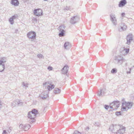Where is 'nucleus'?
<instances>
[{
  "label": "nucleus",
  "instance_id": "nucleus-1",
  "mask_svg": "<svg viewBox=\"0 0 134 134\" xmlns=\"http://www.w3.org/2000/svg\"><path fill=\"white\" fill-rule=\"evenodd\" d=\"M133 104V103L131 102H125L122 103L121 109L122 111H127L128 109H131Z\"/></svg>",
  "mask_w": 134,
  "mask_h": 134
},
{
  "label": "nucleus",
  "instance_id": "nucleus-2",
  "mask_svg": "<svg viewBox=\"0 0 134 134\" xmlns=\"http://www.w3.org/2000/svg\"><path fill=\"white\" fill-rule=\"evenodd\" d=\"M114 59L115 63L119 65H121L123 62L126 61V60L123 57L119 55L116 56Z\"/></svg>",
  "mask_w": 134,
  "mask_h": 134
},
{
  "label": "nucleus",
  "instance_id": "nucleus-3",
  "mask_svg": "<svg viewBox=\"0 0 134 134\" xmlns=\"http://www.w3.org/2000/svg\"><path fill=\"white\" fill-rule=\"evenodd\" d=\"M65 26L64 25H60L58 28L59 30L58 35L59 37H62L65 35V31L64 30Z\"/></svg>",
  "mask_w": 134,
  "mask_h": 134
},
{
  "label": "nucleus",
  "instance_id": "nucleus-4",
  "mask_svg": "<svg viewBox=\"0 0 134 134\" xmlns=\"http://www.w3.org/2000/svg\"><path fill=\"white\" fill-rule=\"evenodd\" d=\"M120 128V126L118 125H112L110 126L109 128V130L113 132L116 133L117 134L118 131Z\"/></svg>",
  "mask_w": 134,
  "mask_h": 134
},
{
  "label": "nucleus",
  "instance_id": "nucleus-5",
  "mask_svg": "<svg viewBox=\"0 0 134 134\" xmlns=\"http://www.w3.org/2000/svg\"><path fill=\"white\" fill-rule=\"evenodd\" d=\"M27 36L29 40L32 41H34L36 39V33L33 31L29 32L27 34Z\"/></svg>",
  "mask_w": 134,
  "mask_h": 134
},
{
  "label": "nucleus",
  "instance_id": "nucleus-6",
  "mask_svg": "<svg viewBox=\"0 0 134 134\" xmlns=\"http://www.w3.org/2000/svg\"><path fill=\"white\" fill-rule=\"evenodd\" d=\"M120 102L118 101H115L110 103L109 106L111 109H113V110L114 109H116L117 108L119 107Z\"/></svg>",
  "mask_w": 134,
  "mask_h": 134
},
{
  "label": "nucleus",
  "instance_id": "nucleus-7",
  "mask_svg": "<svg viewBox=\"0 0 134 134\" xmlns=\"http://www.w3.org/2000/svg\"><path fill=\"white\" fill-rule=\"evenodd\" d=\"M44 87H47L48 91H50L53 89L55 86L54 85H52L51 83H50L49 81L45 82L43 83Z\"/></svg>",
  "mask_w": 134,
  "mask_h": 134
},
{
  "label": "nucleus",
  "instance_id": "nucleus-8",
  "mask_svg": "<svg viewBox=\"0 0 134 134\" xmlns=\"http://www.w3.org/2000/svg\"><path fill=\"white\" fill-rule=\"evenodd\" d=\"M80 19V17L77 16H75L72 17L70 19V23L72 24H74L77 23Z\"/></svg>",
  "mask_w": 134,
  "mask_h": 134
},
{
  "label": "nucleus",
  "instance_id": "nucleus-9",
  "mask_svg": "<svg viewBox=\"0 0 134 134\" xmlns=\"http://www.w3.org/2000/svg\"><path fill=\"white\" fill-rule=\"evenodd\" d=\"M23 105V102L21 100L18 99H16L12 103V106L13 107H15L17 105L21 106Z\"/></svg>",
  "mask_w": 134,
  "mask_h": 134
},
{
  "label": "nucleus",
  "instance_id": "nucleus-10",
  "mask_svg": "<svg viewBox=\"0 0 134 134\" xmlns=\"http://www.w3.org/2000/svg\"><path fill=\"white\" fill-rule=\"evenodd\" d=\"M110 20L114 25L115 26L117 25V20L114 14L112 13L110 14Z\"/></svg>",
  "mask_w": 134,
  "mask_h": 134
},
{
  "label": "nucleus",
  "instance_id": "nucleus-11",
  "mask_svg": "<svg viewBox=\"0 0 134 134\" xmlns=\"http://www.w3.org/2000/svg\"><path fill=\"white\" fill-rule=\"evenodd\" d=\"M42 11L40 9L38 8L35 9L34 10V13L35 15L37 16H40L42 15Z\"/></svg>",
  "mask_w": 134,
  "mask_h": 134
},
{
  "label": "nucleus",
  "instance_id": "nucleus-12",
  "mask_svg": "<svg viewBox=\"0 0 134 134\" xmlns=\"http://www.w3.org/2000/svg\"><path fill=\"white\" fill-rule=\"evenodd\" d=\"M133 36L131 34H130L128 35L126 38L127 40L126 43L128 45H130V44L131 42L133 40Z\"/></svg>",
  "mask_w": 134,
  "mask_h": 134
},
{
  "label": "nucleus",
  "instance_id": "nucleus-13",
  "mask_svg": "<svg viewBox=\"0 0 134 134\" xmlns=\"http://www.w3.org/2000/svg\"><path fill=\"white\" fill-rule=\"evenodd\" d=\"M127 26L125 24L122 23L120 26L118 27L119 30L120 31H122L125 30L126 29Z\"/></svg>",
  "mask_w": 134,
  "mask_h": 134
},
{
  "label": "nucleus",
  "instance_id": "nucleus-14",
  "mask_svg": "<svg viewBox=\"0 0 134 134\" xmlns=\"http://www.w3.org/2000/svg\"><path fill=\"white\" fill-rule=\"evenodd\" d=\"M107 91L105 88H103L102 89H100L98 92L97 95L99 96H102Z\"/></svg>",
  "mask_w": 134,
  "mask_h": 134
},
{
  "label": "nucleus",
  "instance_id": "nucleus-15",
  "mask_svg": "<svg viewBox=\"0 0 134 134\" xmlns=\"http://www.w3.org/2000/svg\"><path fill=\"white\" fill-rule=\"evenodd\" d=\"M125 127L122 126H120V128L118 131L117 134H123L125 131Z\"/></svg>",
  "mask_w": 134,
  "mask_h": 134
},
{
  "label": "nucleus",
  "instance_id": "nucleus-16",
  "mask_svg": "<svg viewBox=\"0 0 134 134\" xmlns=\"http://www.w3.org/2000/svg\"><path fill=\"white\" fill-rule=\"evenodd\" d=\"M36 116L35 115V114L32 112L29 111L28 114V118L30 119H32L35 118Z\"/></svg>",
  "mask_w": 134,
  "mask_h": 134
},
{
  "label": "nucleus",
  "instance_id": "nucleus-17",
  "mask_svg": "<svg viewBox=\"0 0 134 134\" xmlns=\"http://www.w3.org/2000/svg\"><path fill=\"white\" fill-rule=\"evenodd\" d=\"M69 69V67L67 65L65 66L62 70L63 74H66L68 72Z\"/></svg>",
  "mask_w": 134,
  "mask_h": 134
},
{
  "label": "nucleus",
  "instance_id": "nucleus-18",
  "mask_svg": "<svg viewBox=\"0 0 134 134\" xmlns=\"http://www.w3.org/2000/svg\"><path fill=\"white\" fill-rule=\"evenodd\" d=\"M127 3L126 0H121L119 2V7H123Z\"/></svg>",
  "mask_w": 134,
  "mask_h": 134
},
{
  "label": "nucleus",
  "instance_id": "nucleus-19",
  "mask_svg": "<svg viewBox=\"0 0 134 134\" xmlns=\"http://www.w3.org/2000/svg\"><path fill=\"white\" fill-rule=\"evenodd\" d=\"M11 3L14 6H18L19 4L18 0H11Z\"/></svg>",
  "mask_w": 134,
  "mask_h": 134
},
{
  "label": "nucleus",
  "instance_id": "nucleus-20",
  "mask_svg": "<svg viewBox=\"0 0 134 134\" xmlns=\"http://www.w3.org/2000/svg\"><path fill=\"white\" fill-rule=\"evenodd\" d=\"M70 43L68 42H66L64 45V47L66 49H69L71 47Z\"/></svg>",
  "mask_w": 134,
  "mask_h": 134
},
{
  "label": "nucleus",
  "instance_id": "nucleus-21",
  "mask_svg": "<svg viewBox=\"0 0 134 134\" xmlns=\"http://www.w3.org/2000/svg\"><path fill=\"white\" fill-rule=\"evenodd\" d=\"M129 46H127V48H125V47H124L123 48L124 51L125 52V53L124 54V55H125L129 53Z\"/></svg>",
  "mask_w": 134,
  "mask_h": 134
},
{
  "label": "nucleus",
  "instance_id": "nucleus-22",
  "mask_svg": "<svg viewBox=\"0 0 134 134\" xmlns=\"http://www.w3.org/2000/svg\"><path fill=\"white\" fill-rule=\"evenodd\" d=\"M24 130L27 131L28 130L30 127L31 126L29 124H25L24 125Z\"/></svg>",
  "mask_w": 134,
  "mask_h": 134
},
{
  "label": "nucleus",
  "instance_id": "nucleus-23",
  "mask_svg": "<svg viewBox=\"0 0 134 134\" xmlns=\"http://www.w3.org/2000/svg\"><path fill=\"white\" fill-rule=\"evenodd\" d=\"M60 92V90L58 88H55L54 90V93L55 94L59 93Z\"/></svg>",
  "mask_w": 134,
  "mask_h": 134
},
{
  "label": "nucleus",
  "instance_id": "nucleus-24",
  "mask_svg": "<svg viewBox=\"0 0 134 134\" xmlns=\"http://www.w3.org/2000/svg\"><path fill=\"white\" fill-rule=\"evenodd\" d=\"M4 65H0V72H2L4 70Z\"/></svg>",
  "mask_w": 134,
  "mask_h": 134
},
{
  "label": "nucleus",
  "instance_id": "nucleus-25",
  "mask_svg": "<svg viewBox=\"0 0 134 134\" xmlns=\"http://www.w3.org/2000/svg\"><path fill=\"white\" fill-rule=\"evenodd\" d=\"M31 112H32V113L35 114V115L36 116V114L38 113V111L36 109H34L32 110Z\"/></svg>",
  "mask_w": 134,
  "mask_h": 134
},
{
  "label": "nucleus",
  "instance_id": "nucleus-26",
  "mask_svg": "<svg viewBox=\"0 0 134 134\" xmlns=\"http://www.w3.org/2000/svg\"><path fill=\"white\" fill-rule=\"evenodd\" d=\"M43 96L41 97V98L43 99H45L47 98L48 96V94L47 93L46 95L43 94Z\"/></svg>",
  "mask_w": 134,
  "mask_h": 134
},
{
  "label": "nucleus",
  "instance_id": "nucleus-27",
  "mask_svg": "<svg viewBox=\"0 0 134 134\" xmlns=\"http://www.w3.org/2000/svg\"><path fill=\"white\" fill-rule=\"evenodd\" d=\"M9 21L11 24L13 25L14 23V19L12 17H11L9 20Z\"/></svg>",
  "mask_w": 134,
  "mask_h": 134
},
{
  "label": "nucleus",
  "instance_id": "nucleus-28",
  "mask_svg": "<svg viewBox=\"0 0 134 134\" xmlns=\"http://www.w3.org/2000/svg\"><path fill=\"white\" fill-rule=\"evenodd\" d=\"M117 72V70L115 68H113L111 71V72L112 74L115 73Z\"/></svg>",
  "mask_w": 134,
  "mask_h": 134
},
{
  "label": "nucleus",
  "instance_id": "nucleus-29",
  "mask_svg": "<svg viewBox=\"0 0 134 134\" xmlns=\"http://www.w3.org/2000/svg\"><path fill=\"white\" fill-rule=\"evenodd\" d=\"M22 85L23 87H25L26 89V88L28 87V84L27 83H25L24 82H23L22 83Z\"/></svg>",
  "mask_w": 134,
  "mask_h": 134
},
{
  "label": "nucleus",
  "instance_id": "nucleus-30",
  "mask_svg": "<svg viewBox=\"0 0 134 134\" xmlns=\"http://www.w3.org/2000/svg\"><path fill=\"white\" fill-rule=\"evenodd\" d=\"M12 131V128L10 127L9 128H8V129L7 130V134H9L10 132Z\"/></svg>",
  "mask_w": 134,
  "mask_h": 134
},
{
  "label": "nucleus",
  "instance_id": "nucleus-31",
  "mask_svg": "<svg viewBox=\"0 0 134 134\" xmlns=\"http://www.w3.org/2000/svg\"><path fill=\"white\" fill-rule=\"evenodd\" d=\"M35 121L36 120L35 119V118H33L32 119H30L29 120V121L30 123L31 124L33 122H35Z\"/></svg>",
  "mask_w": 134,
  "mask_h": 134
},
{
  "label": "nucleus",
  "instance_id": "nucleus-32",
  "mask_svg": "<svg viewBox=\"0 0 134 134\" xmlns=\"http://www.w3.org/2000/svg\"><path fill=\"white\" fill-rule=\"evenodd\" d=\"M24 125H23V124H21L19 125V128L21 129H22L24 130Z\"/></svg>",
  "mask_w": 134,
  "mask_h": 134
},
{
  "label": "nucleus",
  "instance_id": "nucleus-33",
  "mask_svg": "<svg viewBox=\"0 0 134 134\" xmlns=\"http://www.w3.org/2000/svg\"><path fill=\"white\" fill-rule=\"evenodd\" d=\"M115 114L116 115H117V116L121 115V112L120 111H116L115 113Z\"/></svg>",
  "mask_w": 134,
  "mask_h": 134
},
{
  "label": "nucleus",
  "instance_id": "nucleus-34",
  "mask_svg": "<svg viewBox=\"0 0 134 134\" xmlns=\"http://www.w3.org/2000/svg\"><path fill=\"white\" fill-rule=\"evenodd\" d=\"M37 56L38 58H42L43 57V56L41 54H38Z\"/></svg>",
  "mask_w": 134,
  "mask_h": 134
},
{
  "label": "nucleus",
  "instance_id": "nucleus-35",
  "mask_svg": "<svg viewBox=\"0 0 134 134\" xmlns=\"http://www.w3.org/2000/svg\"><path fill=\"white\" fill-rule=\"evenodd\" d=\"M74 134H81V133L77 131H75Z\"/></svg>",
  "mask_w": 134,
  "mask_h": 134
},
{
  "label": "nucleus",
  "instance_id": "nucleus-36",
  "mask_svg": "<svg viewBox=\"0 0 134 134\" xmlns=\"http://www.w3.org/2000/svg\"><path fill=\"white\" fill-rule=\"evenodd\" d=\"M104 107L107 110L109 108V106L107 105H105L104 106Z\"/></svg>",
  "mask_w": 134,
  "mask_h": 134
},
{
  "label": "nucleus",
  "instance_id": "nucleus-37",
  "mask_svg": "<svg viewBox=\"0 0 134 134\" xmlns=\"http://www.w3.org/2000/svg\"><path fill=\"white\" fill-rule=\"evenodd\" d=\"M1 60L3 61V62L4 63H5L6 62V60H5V58L4 57H3L1 58Z\"/></svg>",
  "mask_w": 134,
  "mask_h": 134
},
{
  "label": "nucleus",
  "instance_id": "nucleus-38",
  "mask_svg": "<svg viewBox=\"0 0 134 134\" xmlns=\"http://www.w3.org/2000/svg\"><path fill=\"white\" fill-rule=\"evenodd\" d=\"M53 68L51 66H48V67L47 69L48 70H51Z\"/></svg>",
  "mask_w": 134,
  "mask_h": 134
},
{
  "label": "nucleus",
  "instance_id": "nucleus-39",
  "mask_svg": "<svg viewBox=\"0 0 134 134\" xmlns=\"http://www.w3.org/2000/svg\"><path fill=\"white\" fill-rule=\"evenodd\" d=\"M17 17V15H14L11 17L14 20L15 19H16Z\"/></svg>",
  "mask_w": 134,
  "mask_h": 134
},
{
  "label": "nucleus",
  "instance_id": "nucleus-40",
  "mask_svg": "<svg viewBox=\"0 0 134 134\" xmlns=\"http://www.w3.org/2000/svg\"><path fill=\"white\" fill-rule=\"evenodd\" d=\"M94 125L98 127H99L100 126L99 124L98 123H95Z\"/></svg>",
  "mask_w": 134,
  "mask_h": 134
},
{
  "label": "nucleus",
  "instance_id": "nucleus-41",
  "mask_svg": "<svg viewBox=\"0 0 134 134\" xmlns=\"http://www.w3.org/2000/svg\"><path fill=\"white\" fill-rule=\"evenodd\" d=\"M4 63L3 62V61L0 60V65H4Z\"/></svg>",
  "mask_w": 134,
  "mask_h": 134
},
{
  "label": "nucleus",
  "instance_id": "nucleus-42",
  "mask_svg": "<svg viewBox=\"0 0 134 134\" xmlns=\"http://www.w3.org/2000/svg\"><path fill=\"white\" fill-rule=\"evenodd\" d=\"M7 134V131L6 130H3V132L2 133V134Z\"/></svg>",
  "mask_w": 134,
  "mask_h": 134
},
{
  "label": "nucleus",
  "instance_id": "nucleus-43",
  "mask_svg": "<svg viewBox=\"0 0 134 134\" xmlns=\"http://www.w3.org/2000/svg\"><path fill=\"white\" fill-rule=\"evenodd\" d=\"M129 71H127V74H130L131 73V68H129Z\"/></svg>",
  "mask_w": 134,
  "mask_h": 134
},
{
  "label": "nucleus",
  "instance_id": "nucleus-44",
  "mask_svg": "<svg viewBox=\"0 0 134 134\" xmlns=\"http://www.w3.org/2000/svg\"><path fill=\"white\" fill-rule=\"evenodd\" d=\"M121 16L122 17H124L125 15V13H123L121 14Z\"/></svg>",
  "mask_w": 134,
  "mask_h": 134
},
{
  "label": "nucleus",
  "instance_id": "nucleus-45",
  "mask_svg": "<svg viewBox=\"0 0 134 134\" xmlns=\"http://www.w3.org/2000/svg\"><path fill=\"white\" fill-rule=\"evenodd\" d=\"M121 53L123 55H124V54L125 53V52L124 51V49L121 52Z\"/></svg>",
  "mask_w": 134,
  "mask_h": 134
},
{
  "label": "nucleus",
  "instance_id": "nucleus-46",
  "mask_svg": "<svg viewBox=\"0 0 134 134\" xmlns=\"http://www.w3.org/2000/svg\"><path fill=\"white\" fill-rule=\"evenodd\" d=\"M89 128L88 127L85 129V130L87 131H88L89 130Z\"/></svg>",
  "mask_w": 134,
  "mask_h": 134
},
{
  "label": "nucleus",
  "instance_id": "nucleus-47",
  "mask_svg": "<svg viewBox=\"0 0 134 134\" xmlns=\"http://www.w3.org/2000/svg\"><path fill=\"white\" fill-rule=\"evenodd\" d=\"M1 103H2L0 101V109H1L2 107V104H1Z\"/></svg>",
  "mask_w": 134,
  "mask_h": 134
},
{
  "label": "nucleus",
  "instance_id": "nucleus-48",
  "mask_svg": "<svg viewBox=\"0 0 134 134\" xmlns=\"http://www.w3.org/2000/svg\"><path fill=\"white\" fill-rule=\"evenodd\" d=\"M122 102H124V103H125V99L124 98L122 100Z\"/></svg>",
  "mask_w": 134,
  "mask_h": 134
},
{
  "label": "nucleus",
  "instance_id": "nucleus-49",
  "mask_svg": "<svg viewBox=\"0 0 134 134\" xmlns=\"http://www.w3.org/2000/svg\"><path fill=\"white\" fill-rule=\"evenodd\" d=\"M112 111V110H109V111Z\"/></svg>",
  "mask_w": 134,
  "mask_h": 134
},
{
  "label": "nucleus",
  "instance_id": "nucleus-50",
  "mask_svg": "<svg viewBox=\"0 0 134 134\" xmlns=\"http://www.w3.org/2000/svg\"><path fill=\"white\" fill-rule=\"evenodd\" d=\"M44 1H47L48 0H43Z\"/></svg>",
  "mask_w": 134,
  "mask_h": 134
},
{
  "label": "nucleus",
  "instance_id": "nucleus-51",
  "mask_svg": "<svg viewBox=\"0 0 134 134\" xmlns=\"http://www.w3.org/2000/svg\"><path fill=\"white\" fill-rule=\"evenodd\" d=\"M66 10H67V9L69 10L68 8V9H67V8H66Z\"/></svg>",
  "mask_w": 134,
  "mask_h": 134
},
{
  "label": "nucleus",
  "instance_id": "nucleus-52",
  "mask_svg": "<svg viewBox=\"0 0 134 134\" xmlns=\"http://www.w3.org/2000/svg\"><path fill=\"white\" fill-rule=\"evenodd\" d=\"M46 107H45V108H44V109H46Z\"/></svg>",
  "mask_w": 134,
  "mask_h": 134
},
{
  "label": "nucleus",
  "instance_id": "nucleus-53",
  "mask_svg": "<svg viewBox=\"0 0 134 134\" xmlns=\"http://www.w3.org/2000/svg\"><path fill=\"white\" fill-rule=\"evenodd\" d=\"M47 92V91H45V92Z\"/></svg>",
  "mask_w": 134,
  "mask_h": 134
}]
</instances>
